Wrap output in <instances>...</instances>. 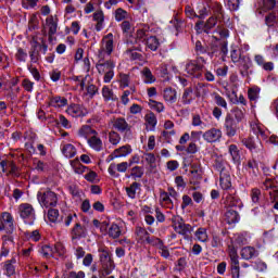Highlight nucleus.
Returning <instances> with one entry per match:
<instances>
[{"instance_id":"1","label":"nucleus","mask_w":278,"mask_h":278,"mask_svg":"<svg viewBox=\"0 0 278 278\" xmlns=\"http://www.w3.org/2000/svg\"><path fill=\"white\" fill-rule=\"evenodd\" d=\"M116 67V63L112 60H105V58H98V63L96 64V68L99 75H103L104 84H110L112 79H114V68Z\"/></svg>"},{"instance_id":"2","label":"nucleus","mask_w":278,"mask_h":278,"mask_svg":"<svg viewBox=\"0 0 278 278\" xmlns=\"http://www.w3.org/2000/svg\"><path fill=\"white\" fill-rule=\"evenodd\" d=\"M113 51H114V34L109 33L102 38L100 42L98 58H108L112 55Z\"/></svg>"},{"instance_id":"3","label":"nucleus","mask_w":278,"mask_h":278,"mask_svg":"<svg viewBox=\"0 0 278 278\" xmlns=\"http://www.w3.org/2000/svg\"><path fill=\"white\" fill-rule=\"evenodd\" d=\"M242 144L251 151L254 155H257L261 160L264 157V146L260 139H253V137H248L242 139Z\"/></svg>"},{"instance_id":"4","label":"nucleus","mask_w":278,"mask_h":278,"mask_svg":"<svg viewBox=\"0 0 278 278\" xmlns=\"http://www.w3.org/2000/svg\"><path fill=\"white\" fill-rule=\"evenodd\" d=\"M37 199L43 207H55L58 205V194L51 190L38 192Z\"/></svg>"},{"instance_id":"5","label":"nucleus","mask_w":278,"mask_h":278,"mask_svg":"<svg viewBox=\"0 0 278 278\" xmlns=\"http://www.w3.org/2000/svg\"><path fill=\"white\" fill-rule=\"evenodd\" d=\"M172 225L176 233L180 236H190V233H192V226L184 223V218L179 215H173Z\"/></svg>"},{"instance_id":"6","label":"nucleus","mask_w":278,"mask_h":278,"mask_svg":"<svg viewBox=\"0 0 278 278\" xmlns=\"http://www.w3.org/2000/svg\"><path fill=\"white\" fill-rule=\"evenodd\" d=\"M111 125L113 129L119 131V134H124V139L131 136V125L127 123L125 117H114L111 119Z\"/></svg>"},{"instance_id":"7","label":"nucleus","mask_w":278,"mask_h":278,"mask_svg":"<svg viewBox=\"0 0 278 278\" xmlns=\"http://www.w3.org/2000/svg\"><path fill=\"white\" fill-rule=\"evenodd\" d=\"M232 278H240V261L238 250L233 245H228Z\"/></svg>"},{"instance_id":"8","label":"nucleus","mask_w":278,"mask_h":278,"mask_svg":"<svg viewBox=\"0 0 278 278\" xmlns=\"http://www.w3.org/2000/svg\"><path fill=\"white\" fill-rule=\"evenodd\" d=\"M185 73H187L189 77L201 79V77H203V65H201L199 61L190 60L185 65Z\"/></svg>"},{"instance_id":"9","label":"nucleus","mask_w":278,"mask_h":278,"mask_svg":"<svg viewBox=\"0 0 278 278\" xmlns=\"http://www.w3.org/2000/svg\"><path fill=\"white\" fill-rule=\"evenodd\" d=\"M58 16L50 15L46 18V25H43V36L48 35L49 41L53 40L55 34H58Z\"/></svg>"},{"instance_id":"10","label":"nucleus","mask_w":278,"mask_h":278,"mask_svg":"<svg viewBox=\"0 0 278 278\" xmlns=\"http://www.w3.org/2000/svg\"><path fill=\"white\" fill-rule=\"evenodd\" d=\"M18 214L20 217L23 218L24 223H27V220H31V225L34 220H36V210H34V206L29 203L20 204Z\"/></svg>"},{"instance_id":"11","label":"nucleus","mask_w":278,"mask_h":278,"mask_svg":"<svg viewBox=\"0 0 278 278\" xmlns=\"http://www.w3.org/2000/svg\"><path fill=\"white\" fill-rule=\"evenodd\" d=\"M0 231H7V233H12V231H14V217H12V214L8 212L1 214Z\"/></svg>"},{"instance_id":"12","label":"nucleus","mask_w":278,"mask_h":278,"mask_svg":"<svg viewBox=\"0 0 278 278\" xmlns=\"http://www.w3.org/2000/svg\"><path fill=\"white\" fill-rule=\"evenodd\" d=\"M224 127L226 136H228V138H233V136L238 134V123H236V119L231 114L226 115Z\"/></svg>"},{"instance_id":"13","label":"nucleus","mask_w":278,"mask_h":278,"mask_svg":"<svg viewBox=\"0 0 278 278\" xmlns=\"http://www.w3.org/2000/svg\"><path fill=\"white\" fill-rule=\"evenodd\" d=\"M134 149L129 144L122 146L115 149L106 159V162H112L118 157H127V155H131Z\"/></svg>"},{"instance_id":"14","label":"nucleus","mask_w":278,"mask_h":278,"mask_svg":"<svg viewBox=\"0 0 278 278\" xmlns=\"http://www.w3.org/2000/svg\"><path fill=\"white\" fill-rule=\"evenodd\" d=\"M203 140L208 143H214V142H220V139L223 138V130L218 128H211L203 132L202 135Z\"/></svg>"},{"instance_id":"15","label":"nucleus","mask_w":278,"mask_h":278,"mask_svg":"<svg viewBox=\"0 0 278 278\" xmlns=\"http://www.w3.org/2000/svg\"><path fill=\"white\" fill-rule=\"evenodd\" d=\"M129 166H131V164L127 162H122L119 164L112 163L108 169L109 175H111V177H118V173H127V169L129 168Z\"/></svg>"},{"instance_id":"16","label":"nucleus","mask_w":278,"mask_h":278,"mask_svg":"<svg viewBox=\"0 0 278 278\" xmlns=\"http://www.w3.org/2000/svg\"><path fill=\"white\" fill-rule=\"evenodd\" d=\"M66 113L70 116H73V118H77L79 116H86V114H88V109L79 104H72L67 108Z\"/></svg>"},{"instance_id":"17","label":"nucleus","mask_w":278,"mask_h":278,"mask_svg":"<svg viewBox=\"0 0 278 278\" xmlns=\"http://www.w3.org/2000/svg\"><path fill=\"white\" fill-rule=\"evenodd\" d=\"M163 99L167 105H174L177 103V90L172 87H167L163 90Z\"/></svg>"},{"instance_id":"18","label":"nucleus","mask_w":278,"mask_h":278,"mask_svg":"<svg viewBox=\"0 0 278 278\" xmlns=\"http://www.w3.org/2000/svg\"><path fill=\"white\" fill-rule=\"evenodd\" d=\"M87 142L90 149H93V151H103V140H101V137H99V132H96L92 137H90Z\"/></svg>"},{"instance_id":"19","label":"nucleus","mask_w":278,"mask_h":278,"mask_svg":"<svg viewBox=\"0 0 278 278\" xmlns=\"http://www.w3.org/2000/svg\"><path fill=\"white\" fill-rule=\"evenodd\" d=\"M92 18L96 23V31H101L105 27V14L101 10H98L92 14Z\"/></svg>"},{"instance_id":"20","label":"nucleus","mask_w":278,"mask_h":278,"mask_svg":"<svg viewBox=\"0 0 278 278\" xmlns=\"http://www.w3.org/2000/svg\"><path fill=\"white\" fill-rule=\"evenodd\" d=\"M115 267L116 266L114 265V261L101 263V268L99 269V278H105L108 275H112V270H114Z\"/></svg>"},{"instance_id":"21","label":"nucleus","mask_w":278,"mask_h":278,"mask_svg":"<svg viewBox=\"0 0 278 278\" xmlns=\"http://www.w3.org/2000/svg\"><path fill=\"white\" fill-rule=\"evenodd\" d=\"M136 240L139 244H147L149 240V231L142 227H137L135 230Z\"/></svg>"},{"instance_id":"22","label":"nucleus","mask_w":278,"mask_h":278,"mask_svg":"<svg viewBox=\"0 0 278 278\" xmlns=\"http://www.w3.org/2000/svg\"><path fill=\"white\" fill-rule=\"evenodd\" d=\"M86 227L81 226V224L76 223L72 229V240H77L79 238H86Z\"/></svg>"},{"instance_id":"23","label":"nucleus","mask_w":278,"mask_h":278,"mask_svg":"<svg viewBox=\"0 0 278 278\" xmlns=\"http://www.w3.org/2000/svg\"><path fill=\"white\" fill-rule=\"evenodd\" d=\"M194 90L192 87H188L184 90L182 96H181V103L182 105H190L192 101H194Z\"/></svg>"},{"instance_id":"24","label":"nucleus","mask_w":278,"mask_h":278,"mask_svg":"<svg viewBox=\"0 0 278 278\" xmlns=\"http://www.w3.org/2000/svg\"><path fill=\"white\" fill-rule=\"evenodd\" d=\"M225 204L228 205V207H242V201L233 193L226 195Z\"/></svg>"},{"instance_id":"25","label":"nucleus","mask_w":278,"mask_h":278,"mask_svg":"<svg viewBox=\"0 0 278 278\" xmlns=\"http://www.w3.org/2000/svg\"><path fill=\"white\" fill-rule=\"evenodd\" d=\"M225 220L228 223V225H233L236 223L240 222V214L231 208H228L225 213Z\"/></svg>"},{"instance_id":"26","label":"nucleus","mask_w":278,"mask_h":278,"mask_svg":"<svg viewBox=\"0 0 278 278\" xmlns=\"http://www.w3.org/2000/svg\"><path fill=\"white\" fill-rule=\"evenodd\" d=\"M15 264L16 258L14 257L4 263L3 270L7 277H12L13 275H16V267L14 266Z\"/></svg>"},{"instance_id":"27","label":"nucleus","mask_w":278,"mask_h":278,"mask_svg":"<svg viewBox=\"0 0 278 278\" xmlns=\"http://www.w3.org/2000/svg\"><path fill=\"white\" fill-rule=\"evenodd\" d=\"M257 255H260V253L253 247H245L241 249L242 260H253V257H257Z\"/></svg>"},{"instance_id":"28","label":"nucleus","mask_w":278,"mask_h":278,"mask_svg":"<svg viewBox=\"0 0 278 278\" xmlns=\"http://www.w3.org/2000/svg\"><path fill=\"white\" fill-rule=\"evenodd\" d=\"M50 108H65V105H68V100L64 97H53L50 99L49 102Z\"/></svg>"},{"instance_id":"29","label":"nucleus","mask_w":278,"mask_h":278,"mask_svg":"<svg viewBox=\"0 0 278 278\" xmlns=\"http://www.w3.org/2000/svg\"><path fill=\"white\" fill-rule=\"evenodd\" d=\"M94 134H97V130L92 129L89 125H85L78 130V136L80 138H86L87 141L89 138H92Z\"/></svg>"},{"instance_id":"30","label":"nucleus","mask_w":278,"mask_h":278,"mask_svg":"<svg viewBox=\"0 0 278 278\" xmlns=\"http://www.w3.org/2000/svg\"><path fill=\"white\" fill-rule=\"evenodd\" d=\"M63 155H65V157L72 159L75 157V155H77V148H75V146H73V143H66L62 147L61 149Z\"/></svg>"},{"instance_id":"31","label":"nucleus","mask_w":278,"mask_h":278,"mask_svg":"<svg viewBox=\"0 0 278 278\" xmlns=\"http://www.w3.org/2000/svg\"><path fill=\"white\" fill-rule=\"evenodd\" d=\"M70 164H71L74 173H76V175H84V172L88 170L87 166L81 165V163L79 162V159L70 161Z\"/></svg>"},{"instance_id":"32","label":"nucleus","mask_w":278,"mask_h":278,"mask_svg":"<svg viewBox=\"0 0 278 278\" xmlns=\"http://www.w3.org/2000/svg\"><path fill=\"white\" fill-rule=\"evenodd\" d=\"M142 212L144 215V222L147 225H153L155 223V217H153V208H151L149 205H143L142 206Z\"/></svg>"},{"instance_id":"33","label":"nucleus","mask_w":278,"mask_h":278,"mask_svg":"<svg viewBox=\"0 0 278 278\" xmlns=\"http://www.w3.org/2000/svg\"><path fill=\"white\" fill-rule=\"evenodd\" d=\"M8 176L18 178L21 177V167L16 165L14 161H10L9 163V169L7 172Z\"/></svg>"},{"instance_id":"34","label":"nucleus","mask_w":278,"mask_h":278,"mask_svg":"<svg viewBox=\"0 0 278 278\" xmlns=\"http://www.w3.org/2000/svg\"><path fill=\"white\" fill-rule=\"evenodd\" d=\"M219 182H220V188L223 190H229L231 188V176H229V173L220 174Z\"/></svg>"},{"instance_id":"35","label":"nucleus","mask_w":278,"mask_h":278,"mask_svg":"<svg viewBox=\"0 0 278 278\" xmlns=\"http://www.w3.org/2000/svg\"><path fill=\"white\" fill-rule=\"evenodd\" d=\"M121 140H123V138L121 137V134H118V131L111 130L109 132V142L110 144H112V147H118V144H121Z\"/></svg>"},{"instance_id":"36","label":"nucleus","mask_w":278,"mask_h":278,"mask_svg":"<svg viewBox=\"0 0 278 278\" xmlns=\"http://www.w3.org/2000/svg\"><path fill=\"white\" fill-rule=\"evenodd\" d=\"M102 97H103L104 101H117L118 100L116 94H114V91L108 86H104L102 88Z\"/></svg>"},{"instance_id":"37","label":"nucleus","mask_w":278,"mask_h":278,"mask_svg":"<svg viewBox=\"0 0 278 278\" xmlns=\"http://www.w3.org/2000/svg\"><path fill=\"white\" fill-rule=\"evenodd\" d=\"M211 97L218 108H224V110L228 109L227 100H225L218 92H213Z\"/></svg>"},{"instance_id":"38","label":"nucleus","mask_w":278,"mask_h":278,"mask_svg":"<svg viewBox=\"0 0 278 278\" xmlns=\"http://www.w3.org/2000/svg\"><path fill=\"white\" fill-rule=\"evenodd\" d=\"M146 45L148 49L155 51L156 49H160V39H157L155 36H151L146 39Z\"/></svg>"},{"instance_id":"39","label":"nucleus","mask_w":278,"mask_h":278,"mask_svg":"<svg viewBox=\"0 0 278 278\" xmlns=\"http://www.w3.org/2000/svg\"><path fill=\"white\" fill-rule=\"evenodd\" d=\"M144 84H153L155 81V76L151 73L149 67H144L141 72Z\"/></svg>"},{"instance_id":"40","label":"nucleus","mask_w":278,"mask_h":278,"mask_svg":"<svg viewBox=\"0 0 278 278\" xmlns=\"http://www.w3.org/2000/svg\"><path fill=\"white\" fill-rule=\"evenodd\" d=\"M210 10L213 11V14L216 15L217 18H223V5L218 2H210Z\"/></svg>"},{"instance_id":"41","label":"nucleus","mask_w":278,"mask_h":278,"mask_svg":"<svg viewBox=\"0 0 278 278\" xmlns=\"http://www.w3.org/2000/svg\"><path fill=\"white\" fill-rule=\"evenodd\" d=\"M237 63H239V68L245 72L249 71V68L252 66L251 58L247 55L242 56Z\"/></svg>"},{"instance_id":"42","label":"nucleus","mask_w":278,"mask_h":278,"mask_svg":"<svg viewBox=\"0 0 278 278\" xmlns=\"http://www.w3.org/2000/svg\"><path fill=\"white\" fill-rule=\"evenodd\" d=\"M98 253L100 254L101 264L105 262H112V257H110V251L108 250V248H99Z\"/></svg>"},{"instance_id":"43","label":"nucleus","mask_w":278,"mask_h":278,"mask_svg":"<svg viewBox=\"0 0 278 278\" xmlns=\"http://www.w3.org/2000/svg\"><path fill=\"white\" fill-rule=\"evenodd\" d=\"M110 238H113V240H116V238H121V227H118L116 224H112L108 231Z\"/></svg>"},{"instance_id":"44","label":"nucleus","mask_w":278,"mask_h":278,"mask_svg":"<svg viewBox=\"0 0 278 278\" xmlns=\"http://www.w3.org/2000/svg\"><path fill=\"white\" fill-rule=\"evenodd\" d=\"M52 250L54 252V257H64V255H66V248L60 242L55 243Z\"/></svg>"},{"instance_id":"45","label":"nucleus","mask_w":278,"mask_h":278,"mask_svg":"<svg viewBox=\"0 0 278 278\" xmlns=\"http://www.w3.org/2000/svg\"><path fill=\"white\" fill-rule=\"evenodd\" d=\"M144 121L150 129H155V125H157V117L153 113H148L144 116Z\"/></svg>"},{"instance_id":"46","label":"nucleus","mask_w":278,"mask_h":278,"mask_svg":"<svg viewBox=\"0 0 278 278\" xmlns=\"http://www.w3.org/2000/svg\"><path fill=\"white\" fill-rule=\"evenodd\" d=\"M161 202L168 207V210H173V200L170 199V195H168V192H162L160 195Z\"/></svg>"},{"instance_id":"47","label":"nucleus","mask_w":278,"mask_h":278,"mask_svg":"<svg viewBox=\"0 0 278 278\" xmlns=\"http://www.w3.org/2000/svg\"><path fill=\"white\" fill-rule=\"evenodd\" d=\"M48 219L50 223H60V211L58 208H50L48 211Z\"/></svg>"},{"instance_id":"48","label":"nucleus","mask_w":278,"mask_h":278,"mask_svg":"<svg viewBox=\"0 0 278 278\" xmlns=\"http://www.w3.org/2000/svg\"><path fill=\"white\" fill-rule=\"evenodd\" d=\"M195 238L199 240V242H207L208 237H207V229L205 228H199L195 231Z\"/></svg>"},{"instance_id":"49","label":"nucleus","mask_w":278,"mask_h":278,"mask_svg":"<svg viewBox=\"0 0 278 278\" xmlns=\"http://www.w3.org/2000/svg\"><path fill=\"white\" fill-rule=\"evenodd\" d=\"M278 21L277 13L271 12L265 16V23L267 27H273Z\"/></svg>"},{"instance_id":"50","label":"nucleus","mask_w":278,"mask_h":278,"mask_svg":"<svg viewBox=\"0 0 278 278\" xmlns=\"http://www.w3.org/2000/svg\"><path fill=\"white\" fill-rule=\"evenodd\" d=\"M140 188V184L132 182L129 187L126 188L127 195L129 199H136V190Z\"/></svg>"},{"instance_id":"51","label":"nucleus","mask_w":278,"mask_h":278,"mask_svg":"<svg viewBox=\"0 0 278 278\" xmlns=\"http://www.w3.org/2000/svg\"><path fill=\"white\" fill-rule=\"evenodd\" d=\"M229 154L231 155L233 162L240 161V150H238V146L230 144L229 146Z\"/></svg>"},{"instance_id":"52","label":"nucleus","mask_w":278,"mask_h":278,"mask_svg":"<svg viewBox=\"0 0 278 278\" xmlns=\"http://www.w3.org/2000/svg\"><path fill=\"white\" fill-rule=\"evenodd\" d=\"M245 169L249 173H253L254 175H257V173L260 170L257 167V162H255V160L248 161V163L245 164Z\"/></svg>"},{"instance_id":"53","label":"nucleus","mask_w":278,"mask_h":278,"mask_svg":"<svg viewBox=\"0 0 278 278\" xmlns=\"http://www.w3.org/2000/svg\"><path fill=\"white\" fill-rule=\"evenodd\" d=\"M218 51H220L218 43H211L206 46V54L210 55V58H214Z\"/></svg>"},{"instance_id":"54","label":"nucleus","mask_w":278,"mask_h":278,"mask_svg":"<svg viewBox=\"0 0 278 278\" xmlns=\"http://www.w3.org/2000/svg\"><path fill=\"white\" fill-rule=\"evenodd\" d=\"M118 81H119V86L121 88H129V74H123L121 73L118 76Z\"/></svg>"},{"instance_id":"55","label":"nucleus","mask_w":278,"mask_h":278,"mask_svg":"<svg viewBox=\"0 0 278 278\" xmlns=\"http://www.w3.org/2000/svg\"><path fill=\"white\" fill-rule=\"evenodd\" d=\"M149 105L150 108H152V110H155V112H157L159 114H161V112H164V109H165L164 103L155 100H150Z\"/></svg>"},{"instance_id":"56","label":"nucleus","mask_w":278,"mask_h":278,"mask_svg":"<svg viewBox=\"0 0 278 278\" xmlns=\"http://www.w3.org/2000/svg\"><path fill=\"white\" fill-rule=\"evenodd\" d=\"M217 21H218V17L211 16L204 24V31L207 34L210 29H213V27H216Z\"/></svg>"},{"instance_id":"57","label":"nucleus","mask_w":278,"mask_h":278,"mask_svg":"<svg viewBox=\"0 0 278 278\" xmlns=\"http://www.w3.org/2000/svg\"><path fill=\"white\" fill-rule=\"evenodd\" d=\"M231 112L235 114L237 123H242V121H244V110L240 108H233Z\"/></svg>"},{"instance_id":"58","label":"nucleus","mask_w":278,"mask_h":278,"mask_svg":"<svg viewBox=\"0 0 278 278\" xmlns=\"http://www.w3.org/2000/svg\"><path fill=\"white\" fill-rule=\"evenodd\" d=\"M40 253L43 257H55V252L53 251V248L49 245H43L40 250Z\"/></svg>"},{"instance_id":"59","label":"nucleus","mask_w":278,"mask_h":278,"mask_svg":"<svg viewBox=\"0 0 278 278\" xmlns=\"http://www.w3.org/2000/svg\"><path fill=\"white\" fill-rule=\"evenodd\" d=\"M143 159L146 160L147 164H149L150 168H155V154L153 153H144Z\"/></svg>"},{"instance_id":"60","label":"nucleus","mask_w":278,"mask_h":278,"mask_svg":"<svg viewBox=\"0 0 278 278\" xmlns=\"http://www.w3.org/2000/svg\"><path fill=\"white\" fill-rule=\"evenodd\" d=\"M34 168H35V170H38V173H45V170H47V168H48V165H47V163H45L40 160H35Z\"/></svg>"},{"instance_id":"61","label":"nucleus","mask_w":278,"mask_h":278,"mask_svg":"<svg viewBox=\"0 0 278 278\" xmlns=\"http://www.w3.org/2000/svg\"><path fill=\"white\" fill-rule=\"evenodd\" d=\"M144 41H147V30L138 29L136 33L135 42L138 45V43L144 42Z\"/></svg>"},{"instance_id":"62","label":"nucleus","mask_w":278,"mask_h":278,"mask_svg":"<svg viewBox=\"0 0 278 278\" xmlns=\"http://www.w3.org/2000/svg\"><path fill=\"white\" fill-rule=\"evenodd\" d=\"M29 58L30 62L33 64H37V62L40 60V52L36 49V47L31 48L29 51Z\"/></svg>"},{"instance_id":"63","label":"nucleus","mask_w":278,"mask_h":278,"mask_svg":"<svg viewBox=\"0 0 278 278\" xmlns=\"http://www.w3.org/2000/svg\"><path fill=\"white\" fill-rule=\"evenodd\" d=\"M127 18V11L123 10L122 8L115 11V21L121 23V21H125Z\"/></svg>"},{"instance_id":"64","label":"nucleus","mask_w":278,"mask_h":278,"mask_svg":"<svg viewBox=\"0 0 278 278\" xmlns=\"http://www.w3.org/2000/svg\"><path fill=\"white\" fill-rule=\"evenodd\" d=\"M210 3L206 5H203L199 11H198V18H205L207 14H210Z\"/></svg>"}]
</instances>
